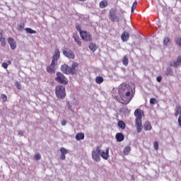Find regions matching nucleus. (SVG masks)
I'll return each mask as SVG.
<instances>
[{"label":"nucleus","mask_w":181,"mask_h":181,"mask_svg":"<svg viewBox=\"0 0 181 181\" xmlns=\"http://www.w3.org/2000/svg\"><path fill=\"white\" fill-rule=\"evenodd\" d=\"M73 37L74 39V41L77 43L78 46H81L82 45L81 40L80 39V37L78 36V35L74 33L73 35Z\"/></svg>","instance_id":"dca6fc26"},{"label":"nucleus","mask_w":181,"mask_h":181,"mask_svg":"<svg viewBox=\"0 0 181 181\" xmlns=\"http://www.w3.org/2000/svg\"><path fill=\"white\" fill-rule=\"evenodd\" d=\"M55 94L57 98L59 100H63L66 98V88L62 85H58L55 88Z\"/></svg>","instance_id":"39448f33"},{"label":"nucleus","mask_w":181,"mask_h":181,"mask_svg":"<svg viewBox=\"0 0 181 181\" xmlns=\"http://www.w3.org/2000/svg\"><path fill=\"white\" fill-rule=\"evenodd\" d=\"M16 87L18 88V90H21L22 88V85H21L19 82H16Z\"/></svg>","instance_id":"58836bf2"},{"label":"nucleus","mask_w":181,"mask_h":181,"mask_svg":"<svg viewBox=\"0 0 181 181\" xmlns=\"http://www.w3.org/2000/svg\"><path fill=\"white\" fill-rule=\"evenodd\" d=\"M55 80L57 81V83H60L64 86H67V84H69L67 78H66V76H64V75L60 72L57 73V77L55 78Z\"/></svg>","instance_id":"423d86ee"},{"label":"nucleus","mask_w":181,"mask_h":181,"mask_svg":"<svg viewBox=\"0 0 181 181\" xmlns=\"http://www.w3.org/2000/svg\"><path fill=\"white\" fill-rule=\"evenodd\" d=\"M89 49L92 52H95V50H97V45H95V44H94V43H90L89 45Z\"/></svg>","instance_id":"393cba45"},{"label":"nucleus","mask_w":181,"mask_h":181,"mask_svg":"<svg viewBox=\"0 0 181 181\" xmlns=\"http://www.w3.org/2000/svg\"><path fill=\"white\" fill-rule=\"evenodd\" d=\"M80 36L83 40H85V42H91V40H93L91 34L87 31H81Z\"/></svg>","instance_id":"6e6552de"},{"label":"nucleus","mask_w":181,"mask_h":181,"mask_svg":"<svg viewBox=\"0 0 181 181\" xmlns=\"http://www.w3.org/2000/svg\"><path fill=\"white\" fill-rule=\"evenodd\" d=\"M144 131H152V124L149 121H146L143 126Z\"/></svg>","instance_id":"f8f14e48"},{"label":"nucleus","mask_w":181,"mask_h":181,"mask_svg":"<svg viewBox=\"0 0 181 181\" xmlns=\"http://www.w3.org/2000/svg\"><path fill=\"white\" fill-rule=\"evenodd\" d=\"M60 152H61L60 159L62 160H64L66 159V153H69V151L66 149L64 147H62L60 148Z\"/></svg>","instance_id":"9b49d317"},{"label":"nucleus","mask_w":181,"mask_h":181,"mask_svg":"<svg viewBox=\"0 0 181 181\" xmlns=\"http://www.w3.org/2000/svg\"><path fill=\"white\" fill-rule=\"evenodd\" d=\"M95 81L97 84H101V83L104 81V78H103V76H97L95 78Z\"/></svg>","instance_id":"cd10ccee"},{"label":"nucleus","mask_w":181,"mask_h":181,"mask_svg":"<svg viewBox=\"0 0 181 181\" xmlns=\"http://www.w3.org/2000/svg\"><path fill=\"white\" fill-rule=\"evenodd\" d=\"M150 104L155 105L156 104V98H152L150 99Z\"/></svg>","instance_id":"4c0bfd02"},{"label":"nucleus","mask_w":181,"mask_h":181,"mask_svg":"<svg viewBox=\"0 0 181 181\" xmlns=\"http://www.w3.org/2000/svg\"><path fill=\"white\" fill-rule=\"evenodd\" d=\"M25 31L27 33H30V34L37 33L36 30H33L32 28H25Z\"/></svg>","instance_id":"c756f323"},{"label":"nucleus","mask_w":181,"mask_h":181,"mask_svg":"<svg viewBox=\"0 0 181 181\" xmlns=\"http://www.w3.org/2000/svg\"><path fill=\"white\" fill-rule=\"evenodd\" d=\"M1 98L3 100L4 103H6V101H8V96H6L5 94H1Z\"/></svg>","instance_id":"473e14b6"},{"label":"nucleus","mask_w":181,"mask_h":181,"mask_svg":"<svg viewBox=\"0 0 181 181\" xmlns=\"http://www.w3.org/2000/svg\"><path fill=\"white\" fill-rule=\"evenodd\" d=\"M121 40L122 42H128L129 40V33L124 31L121 35Z\"/></svg>","instance_id":"ddd939ff"},{"label":"nucleus","mask_w":181,"mask_h":181,"mask_svg":"<svg viewBox=\"0 0 181 181\" xmlns=\"http://www.w3.org/2000/svg\"><path fill=\"white\" fill-rule=\"evenodd\" d=\"M0 42H1V46H2V47H5V46H6V39L4 37V34L1 31H0Z\"/></svg>","instance_id":"4468645a"},{"label":"nucleus","mask_w":181,"mask_h":181,"mask_svg":"<svg viewBox=\"0 0 181 181\" xmlns=\"http://www.w3.org/2000/svg\"><path fill=\"white\" fill-rule=\"evenodd\" d=\"M117 125L119 128H121V129H125L126 128L125 122H124L122 120H119L117 123Z\"/></svg>","instance_id":"5701e85b"},{"label":"nucleus","mask_w":181,"mask_h":181,"mask_svg":"<svg viewBox=\"0 0 181 181\" xmlns=\"http://www.w3.org/2000/svg\"><path fill=\"white\" fill-rule=\"evenodd\" d=\"M11 61H8V64L9 65V64H11Z\"/></svg>","instance_id":"49530a36"},{"label":"nucleus","mask_w":181,"mask_h":181,"mask_svg":"<svg viewBox=\"0 0 181 181\" xmlns=\"http://www.w3.org/2000/svg\"><path fill=\"white\" fill-rule=\"evenodd\" d=\"M153 146H154V149L156 151H158V149H159V143H158V141H154Z\"/></svg>","instance_id":"f704fd0d"},{"label":"nucleus","mask_w":181,"mask_h":181,"mask_svg":"<svg viewBox=\"0 0 181 181\" xmlns=\"http://www.w3.org/2000/svg\"><path fill=\"white\" fill-rule=\"evenodd\" d=\"M47 73H49L50 74H54V66L49 65V66L47 67Z\"/></svg>","instance_id":"412c9836"},{"label":"nucleus","mask_w":181,"mask_h":181,"mask_svg":"<svg viewBox=\"0 0 181 181\" xmlns=\"http://www.w3.org/2000/svg\"><path fill=\"white\" fill-rule=\"evenodd\" d=\"M56 62H57V60L52 59L50 66H54H54H56Z\"/></svg>","instance_id":"ea45409f"},{"label":"nucleus","mask_w":181,"mask_h":181,"mask_svg":"<svg viewBox=\"0 0 181 181\" xmlns=\"http://www.w3.org/2000/svg\"><path fill=\"white\" fill-rule=\"evenodd\" d=\"M99 6L100 9H104V8H107L108 6V1L107 0H103L100 2Z\"/></svg>","instance_id":"a211bd4d"},{"label":"nucleus","mask_w":181,"mask_h":181,"mask_svg":"<svg viewBox=\"0 0 181 181\" xmlns=\"http://www.w3.org/2000/svg\"><path fill=\"white\" fill-rule=\"evenodd\" d=\"M42 156L39 153H35V160H40Z\"/></svg>","instance_id":"c9c22d12"},{"label":"nucleus","mask_w":181,"mask_h":181,"mask_svg":"<svg viewBox=\"0 0 181 181\" xmlns=\"http://www.w3.org/2000/svg\"><path fill=\"white\" fill-rule=\"evenodd\" d=\"M8 43L10 45V47L12 50H15L16 49V41L12 37H8L7 39Z\"/></svg>","instance_id":"9d476101"},{"label":"nucleus","mask_w":181,"mask_h":181,"mask_svg":"<svg viewBox=\"0 0 181 181\" xmlns=\"http://www.w3.org/2000/svg\"><path fill=\"white\" fill-rule=\"evenodd\" d=\"M170 66L173 67H179V66H181V56L177 57L176 62H172Z\"/></svg>","instance_id":"2eb2a0df"},{"label":"nucleus","mask_w":181,"mask_h":181,"mask_svg":"<svg viewBox=\"0 0 181 181\" xmlns=\"http://www.w3.org/2000/svg\"><path fill=\"white\" fill-rule=\"evenodd\" d=\"M180 117L181 116V106L177 105L175 107V117Z\"/></svg>","instance_id":"aec40b11"},{"label":"nucleus","mask_w":181,"mask_h":181,"mask_svg":"<svg viewBox=\"0 0 181 181\" xmlns=\"http://www.w3.org/2000/svg\"><path fill=\"white\" fill-rule=\"evenodd\" d=\"M18 135H20V136H23V132H19Z\"/></svg>","instance_id":"a18cd8bd"},{"label":"nucleus","mask_w":181,"mask_h":181,"mask_svg":"<svg viewBox=\"0 0 181 181\" xmlns=\"http://www.w3.org/2000/svg\"><path fill=\"white\" fill-rule=\"evenodd\" d=\"M129 63V59H128V57L127 55H124L123 57V59H122V64L124 66H128Z\"/></svg>","instance_id":"4be33fe9"},{"label":"nucleus","mask_w":181,"mask_h":181,"mask_svg":"<svg viewBox=\"0 0 181 181\" xmlns=\"http://www.w3.org/2000/svg\"><path fill=\"white\" fill-rule=\"evenodd\" d=\"M134 90L132 88L128 87V85L125 83H122L119 86L118 95L120 98L121 104H124V105H127L129 104L132 99L134 98V95L132 94Z\"/></svg>","instance_id":"f257e3e1"},{"label":"nucleus","mask_w":181,"mask_h":181,"mask_svg":"<svg viewBox=\"0 0 181 181\" xmlns=\"http://www.w3.org/2000/svg\"><path fill=\"white\" fill-rule=\"evenodd\" d=\"M53 59L54 60H58L59 59H60V51L59 50V49H55Z\"/></svg>","instance_id":"6ab92c4d"},{"label":"nucleus","mask_w":181,"mask_h":181,"mask_svg":"<svg viewBox=\"0 0 181 181\" xmlns=\"http://www.w3.org/2000/svg\"><path fill=\"white\" fill-rule=\"evenodd\" d=\"M108 18L111 22H119V18L117 16V10L115 8L110 10Z\"/></svg>","instance_id":"0eeeda50"},{"label":"nucleus","mask_w":181,"mask_h":181,"mask_svg":"<svg viewBox=\"0 0 181 181\" xmlns=\"http://www.w3.org/2000/svg\"><path fill=\"white\" fill-rule=\"evenodd\" d=\"M78 67V64H77V62H73L71 67L69 66L67 64H64L61 66V70L62 72L65 74H76V73H77Z\"/></svg>","instance_id":"20e7f679"},{"label":"nucleus","mask_w":181,"mask_h":181,"mask_svg":"<svg viewBox=\"0 0 181 181\" xmlns=\"http://www.w3.org/2000/svg\"><path fill=\"white\" fill-rule=\"evenodd\" d=\"M166 76H173V71H172V68H168L165 71Z\"/></svg>","instance_id":"c85d7f7f"},{"label":"nucleus","mask_w":181,"mask_h":181,"mask_svg":"<svg viewBox=\"0 0 181 181\" xmlns=\"http://www.w3.org/2000/svg\"><path fill=\"white\" fill-rule=\"evenodd\" d=\"M144 111L141 109H136L134 111V116L136 117L135 126L138 134H141L144 128V126L142 125V117H144Z\"/></svg>","instance_id":"7ed1b4c3"},{"label":"nucleus","mask_w":181,"mask_h":181,"mask_svg":"<svg viewBox=\"0 0 181 181\" xmlns=\"http://www.w3.org/2000/svg\"><path fill=\"white\" fill-rule=\"evenodd\" d=\"M175 43H177L178 46H181V37H177L175 40Z\"/></svg>","instance_id":"e433bc0d"},{"label":"nucleus","mask_w":181,"mask_h":181,"mask_svg":"<svg viewBox=\"0 0 181 181\" xmlns=\"http://www.w3.org/2000/svg\"><path fill=\"white\" fill-rule=\"evenodd\" d=\"M66 124H67V122L66 120L62 121V125L64 126V125H66Z\"/></svg>","instance_id":"c03bdc74"},{"label":"nucleus","mask_w":181,"mask_h":181,"mask_svg":"<svg viewBox=\"0 0 181 181\" xmlns=\"http://www.w3.org/2000/svg\"><path fill=\"white\" fill-rule=\"evenodd\" d=\"M115 138L117 142H122V141L125 139V137L124 136V134L122 133H117L115 136Z\"/></svg>","instance_id":"f3484780"},{"label":"nucleus","mask_w":181,"mask_h":181,"mask_svg":"<svg viewBox=\"0 0 181 181\" xmlns=\"http://www.w3.org/2000/svg\"><path fill=\"white\" fill-rule=\"evenodd\" d=\"M75 138L76 141H81V139H84V134L83 133H78Z\"/></svg>","instance_id":"b1692460"},{"label":"nucleus","mask_w":181,"mask_h":181,"mask_svg":"<svg viewBox=\"0 0 181 181\" xmlns=\"http://www.w3.org/2000/svg\"><path fill=\"white\" fill-rule=\"evenodd\" d=\"M63 54H64V56H65V57H67L68 59H76V54L71 50H69V51L64 50Z\"/></svg>","instance_id":"1a4fd4ad"},{"label":"nucleus","mask_w":181,"mask_h":181,"mask_svg":"<svg viewBox=\"0 0 181 181\" xmlns=\"http://www.w3.org/2000/svg\"><path fill=\"white\" fill-rule=\"evenodd\" d=\"M1 66L4 69H8V64L6 62H4Z\"/></svg>","instance_id":"a19ab883"},{"label":"nucleus","mask_w":181,"mask_h":181,"mask_svg":"<svg viewBox=\"0 0 181 181\" xmlns=\"http://www.w3.org/2000/svg\"><path fill=\"white\" fill-rule=\"evenodd\" d=\"M137 6H138V1H136L133 3V5L132 6V12H134L135 9H136Z\"/></svg>","instance_id":"7c9ffc66"},{"label":"nucleus","mask_w":181,"mask_h":181,"mask_svg":"<svg viewBox=\"0 0 181 181\" xmlns=\"http://www.w3.org/2000/svg\"><path fill=\"white\" fill-rule=\"evenodd\" d=\"M67 106L69 110H70L71 111H73V110L71 109V105H70V103L67 102Z\"/></svg>","instance_id":"37998d69"},{"label":"nucleus","mask_w":181,"mask_h":181,"mask_svg":"<svg viewBox=\"0 0 181 181\" xmlns=\"http://www.w3.org/2000/svg\"><path fill=\"white\" fill-rule=\"evenodd\" d=\"M165 46H168V43H170V39L169 37H165L163 40Z\"/></svg>","instance_id":"2f4dec72"},{"label":"nucleus","mask_w":181,"mask_h":181,"mask_svg":"<svg viewBox=\"0 0 181 181\" xmlns=\"http://www.w3.org/2000/svg\"><path fill=\"white\" fill-rule=\"evenodd\" d=\"M156 80H157L158 83H160V81H162V77L160 76H159L156 78Z\"/></svg>","instance_id":"79ce46f5"},{"label":"nucleus","mask_w":181,"mask_h":181,"mask_svg":"<svg viewBox=\"0 0 181 181\" xmlns=\"http://www.w3.org/2000/svg\"><path fill=\"white\" fill-rule=\"evenodd\" d=\"M76 30H78V32H79L80 35L81 34V32L84 31V30H81V26H80V25H78V24L76 25Z\"/></svg>","instance_id":"72a5a7b5"},{"label":"nucleus","mask_w":181,"mask_h":181,"mask_svg":"<svg viewBox=\"0 0 181 181\" xmlns=\"http://www.w3.org/2000/svg\"><path fill=\"white\" fill-rule=\"evenodd\" d=\"M129 152H131V147L130 146L125 147L123 151L124 155H129Z\"/></svg>","instance_id":"bb28decb"},{"label":"nucleus","mask_w":181,"mask_h":181,"mask_svg":"<svg viewBox=\"0 0 181 181\" xmlns=\"http://www.w3.org/2000/svg\"><path fill=\"white\" fill-rule=\"evenodd\" d=\"M100 156H101L103 159H105V160H107L108 158H110V148H107L105 151H101V147L98 146L95 150L92 151V159L95 162H100V160H101V158Z\"/></svg>","instance_id":"f03ea898"},{"label":"nucleus","mask_w":181,"mask_h":181,"mask_svg":"<svg viewBox=\"0 0 181 181\" xmlns=\"http://www.w3.org/2000/svg\"><path fill=\"white\" fill-rule=\"evenodd\" d=\"M120 112H122V114H129L131 111H129L127 107H121Z\"/></svg>","instance_id":"a878e982"}]
</instances>
